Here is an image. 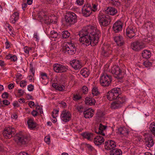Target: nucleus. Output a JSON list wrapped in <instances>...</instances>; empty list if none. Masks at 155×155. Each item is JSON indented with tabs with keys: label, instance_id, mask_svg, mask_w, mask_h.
Wrapping results in <instances>:
<instances>
[{
	"label": "nucleus",
	"instance_id": "c85d7f7f",
	"mask_svg": "<svg viewBox=\"0 0 155 155\" xmlns=\"http://www.w3.org/2000/svg\"><path fill=\"white\" fill-rule=\"evenodd\" d=\"M52 86L56 90L60 91H64L65 90V86L62 84L57 83H53L52 84Z\"/></svg>",
	"mask_w": 155,
	"mask_h": 155
},
{
	"label": "nucleus",
	"instance_id": "bb28decb",
	"mask_svg": "<svg viewBox=\"0 0 155 155\" xmlns=\"http://www.w3.org/2000/svg\"><path fill=\"white\" fill-rule=\"evenodd\" d=\"M105 11L106 13L112 15H114L118 12L117 9L113 7H107Z\"/></svg>",
	"mask_w": 155,
	"mask_h": 155
},
{
	"label": "nucleus",
	"instance_id": "7c9ffc66",
	"mask_svg": "<svg viewBox=\"0 0 155 155\" xmlns=\"http://www.w3.org/2000/svg\"><path fill=\"white\" fill-rule=\"evenodd\" d=\"M142 56L144 58L148 59L151 56V53L150 50H145L143 51Z\"/></svg>",
	"mask_w": 155,
	"mask_h": 155
},
{
	"label": "nucleus",
	"instance_id": "603ef678",
	"mask_svg": "<svg viewBox=\"0 0 155 155\" xmlns=\"http://www.w3.org/2000/svg\"><path fill=\"white\" fill-rule=\"evenodd\" d=\"M26 81H22L20 82V86L21 87H23L26 85Z\"/></svg>",
	"mask_w": 155,
	"mask_h": 155
},
{
	"label": "nucleus",
	"instance_id": "0e129e2a",
	"mask_svg": "<svg viewBox=\"0 0 155 155\" xmlns=\"http://www.w3.org/2000/svg\"><path fill=\"white\" fill-rule=\"evenodd\" d=\"M52 116L53 118L52 120V122L54 123L56 122L57 121V119L56 118V117L54 116V115H52Z\"/></svg>",
	"mask_w": 155,
	"mask_h": 155
},
{
	"label": "nucleus",
	"instance_id": "f03ea898",
	"mask_svg": "<svg viewBox=\"0 0 155 155\" xmlns=\"http://www.w3.org/2000/svg\"><path fill=\"white\" fill-rule=\"evenodd\" d=\"M30 140L29 137L22 132L17 134L14 137L15 141L19 145L26 144L28 143Z\"/></svg>",
	"mask_w": 155,
	"mask_h": 155
},
{
	"label": "nucleus",
	"instance_id": "423d86ee",
	"mask_svg": "<svg viewBox=\"0 0 155 155\" xmlns=\"http://www.w3.org/2000/svg\"><path fill=\"white\" fill-rule=\"evenodd\" d=\"M112 81L111 75L106 74H101L100 78L101 85L104 87H107L110 85Z\"/></svg>",
	"mask_w": 155,
	"mask_h": 155
},
{
	"label": "nucleus",
	"instance_id": "1a4fd4ad",
	"mask_svg": "<svg viewBox=\"0 0 155 155\" xmlns=\"http://www.w3.org/2000/svg\"><path fill=\"white\" fill-rule=\"evenodd\" d=\"M111 72L115 78L118 79H121L124 77V73L119 66L116 65L114 66L112 68Z\"/></svg>",
	"mask_w": 155,
	"mask_h": 155
},
{
	"label": "nucleus",
	"instance_id": "6e6552de",
	"mask_svg": "<svg viewBox=\"0 0 155 155\" xmlns=\"http://www.w3.org/2000/svg\"><path fill=\"white\" fill-rule=\"evenodd\" d=\"M125 101V97H119L111 104L110 107L112 109H114L120 108L123 106Z\"/></svg>",
	"mask_w": 155,
	"mask_h": 155
},
{
	"label": "nucleus",
	"instance_id": "2eb2a0df",
	"mask_svg": "<svg viewBox=\"0 0 155 155\" xmlns=\"http://www.w3.org/2000/svg\"><path fill=\"white\" fill-rule=\"evenodd\" d=\"M91 8V5L90 4H87L84 5L82 8V13L84 16L87 17L91 15L92 11Z\"/></svg>",
	"mask_w": 155,
	"mask_h": 155
},
{
	"label": "nucleus",
	"instance_id": "6e6d98bb",
	"mask_svg": "<svg viewBox=\"0 0 155 155\" xmlns=\"http://www.w3.org/2000/svg\"><path fill=\"white\" fill-rule=\"evenodd\" d=\"M87 147L88 149L91 151H92L94 150V148L90 144H87Z\"/></svg>",
	"mask_w": 155,
	"mask_h": 155
},
{
	"label": "nucleus",
	"instance_id": "37998d69",
	"mask_svg": "<svg viewBox=\"0 0 155 155\" xmlns=\"http://www.w3.org/2000/svg\"><path fill=\"white\" fill-rule=\"evenodd\" d=\"M41 78L44 80H45L47 79H49V77L48 76L47 74L45 73H41Z\"/></svg>",
	"mask_w": 155,
	"mask_h": 155
},
{
	"label": "nucleus",
	"instance_id": "c9c22d12",
	"mask_svg": "<svg viewBox=\"0 0 155 155\" xmlns=\"http://www.w3.org/2000/svg\"><path fill=\"white\" fill-rule=\"evenodd\" d=\"M61 34V37H60L63 39L68 38L70 36V34L68 31H63Z\"/></svg>",
	"mask_w": 155,
	"mask_h": 155
},
{
	"label": "nucleus",
	"instance_id": "864d4df0",
	"mask_svg": "<svg viewBox=\"0 0 155 155\" xmlns=\"http://www.w3.org/2000/svg\"><path fill=\"white\" fill-rule=\"evenodd\" d=\"M10 60L12 61L15 62L17 60V58L15 55H14L12 56V55Z\"/></svg>",
	"mask_w": 155,
	"mask_h": 155
},
{
	"label": "nucleus",
	"instance_id": "72a5a7b5",
	"mask_svg": "<svg viewBox=\"0 0 155 155\" xmlns=\"http://www.w3.org/2000/svg\"><path fill=\"white\" fill-rule=\"evenodd\" d=\"M110 155H122V152L119 149H114L110 151Z\"/></svg>",
	"mask_w": 155,
	"mask_h": 155
},
{
	"label": "nucleus",
	"instance_id": "5701e85b",
	"mask_svg": "<svg viewBox=\"0 0 155 155\" xmlns=\"http://www.w3.org/2000/svg\"><path fill=\"white\" fill-rule=\"evenodd\" d=\"M100 92L98 90V88L96 87H93L91 90V94H90L91 97H94L97 100L99 97Z\"/></svg>",
	"mask_w": 155,
	"mask_h": 155
},
{
	"label": "nucleus",
	"instance_id": "5fc2aeb1",
	"mask_svg": "<svg viewBox=\"0 0 155 155\" xmlns=\"http://www.w3.org/2000/svg\"><path fill=\"white\" fill-rule=\"evenodd\" d=\"M124 2L125 3V5L127 7L129 6L131 3V1H129L127 0H124Z\"/></svg>",
	"mask_w": 155,
	"mask_h": 155
},
{
	"label": "nucleus",
	"instance_id": "e433bc0d",
	"mask_svg": "<svg viewBox=\"0 0 155 155\" xmlns=\"http://www.w3.org/2000/svg\"><path fill=\"white\" fill-rule=\"evenodd\" d=\"M154 144V142L152 137H149L148 138L147 141L146 142V145L149 147H152Z\"/></svg>",
	"mask_w": 155,
	"mask_h": 155
},
{
	"label": "nucleus",
	"instance_id": "a878e982",
	"mask_svg": "<svg viewBox=\"0 0 155 155\" xmlns=\"http://www.w3.org/2000/svg\"><path fill=\"white\" fill-rule=\"evenodd\" d=\"M93 97H91V96L89 97H86L85 98V102L87 104L89 105L90 106L94 105L96 102V99L92 98Z\"/></svg>",
	"mask_w": 155,
	"mask_h": 155
},
{
	"label": "nucleus",
	"instance_id": "4be33fe9",
	"mask_svg": "<svg viewBox=\"0 0 155 155\" xmlns=\"http://www.w3.org/2000/svg\"><path fill=\"white\" fill-rule=\"evenodd\" d=\"M94 114V110L91 108H89L84 112V115L85 118H91Z\"/></svg>",
	"mask_w": 155,
	"mask_h": 155
},
{
	"label": "nucleus",
	"instance_id": "a19ab883",
	"mask_svg": "<svg viewBox=\"0 0 155 155\" xmlns=\"http://www.w3.org/2000/svg\"><path fill=\"white\" fill-rule=\"evenodd\" d=\"M88 88L86 86H84L82 87L81 91L84 94H86L88 92Z\"/></svg>",
	"mask_w": 155,
	"mask_h": 155
},
{
	"label": "nucleus",
	"instance_id": "dca6fc26",
	"mask_svg": "<svg viewBox=\"0 0 155 155\" xmlns=\"http://www.w3.org/2000/svg\"><path fill=\"white\" fill-rule=\"evenodd\" d=\"M123 25V24L122 21L117 20L113 24V30L115 32H119L122 30Z\"/></svg>",
	"mask_w": 155,
	"mask_h": 155
},
{
	"label": "nucleus",
	"instance_id": "e2e57ef3",
	"mask_svg": "<svg viewBox=\"0 0 155 155\" xmlns=\"http://www.w3.org/2000/svg\"><path fill=\"white\" fill-rule=\"evenodd\" d=\"M37 114L38 112L35 110H33L31 112L32 115L35 117L37 116Z\"/></svg>",
	"mask_w": 155,
	"mask_h": 155
},
{
	"label": "nucleus",
	"instance_id": "f3484780",
	"mask_svg": "<svg viewBox=\"0 0 155 155\" xmlns=\"http://www.w3.org/2000/svg\"><path fill=\"white\" fill-rule=\"evenodd\" d=\"M116 145V143L114 141L110 140L105 142L104 147L105 150H109L115 148Z\"/></svg>",
	"mask_w": 155,
	"mask_h": 155
},
{
	"label": "nucleus",
	"instance_id": "69168bd1",
	"mask_svg": "<svg viewBox=\"0 0 155 155\" xmlns=\"http://www.w3.org/2000/svg\"><path fill=\"white\" fill-rule=\"evenodd\" d=\"M14 87V85L13 84H10L8 86V87L9 89H12Z\"/></svg>",
	"mask_w": 155,
	"mask_h": 155
},
{
	"label": "nucleus",
	"instance_id": "7ed1b4c3",
	"mask_svg": "<svg viewBox=\"0 0 155 155\" xmlns=\"http://www.w3.org/2000/svg\"><path fill=\"white\" fill-rule=\"evenodd\" d=\"M121 89L120 87H114L107 92V98L110 101L117 100L120 97H124L120 95Z\"/></svg>",
	"mask_w": 155,
	"mask_h": 155
},
{
	"label": "nucleus",
	"instance_id": "f257e3e1",
	"mask_svg": "<svg viewBox=\"0 0 155 155\" xmlns=\"http://www.w3.org/2000/svg\"><path fill=\"white\" fill-rule=\"evenodd\" d=\"M79 41L84 46L96 45L101 36V31L94 26L88 25L84 27L78 34Z\"/></svg>",
	"mask_w": 155,
	"mask_h": 155
},
{
	"label": "nucleus",
	"instance_id": "49530a36",
	"mask_svg": "<svg viewBox=\"0 0 155 155\" xmlns=\"http://www.w3.org/2000/svg\"><path fill=\"white\" fill-rule=\"evenodd\" d=\"M84 108V107L82 105L77 106L76 107V109L78 110V111L80 112H83V110Z\"/></svg>",
	"mask_w": 155,
	"mask_h": 155
},
{
	"label": "nucleus",
	"instance_id": "9b49d317",
	"mask_svg": "<svg viewBox=\"0 0 155 155\" xmlns=\"http://www.w3.org/2000/svg\"><path fill=\"white\" fill-rule=\"evenodd\" d=\"M101 57L105 58L109 57L112 53V50L109 45H104L101 48Z\"/></svg>",
	"mask_w": 155,
	"mask_h": 155
},
{
	"label": "nucleus",
	"instance_id": "9d476101",
	"mask_svg": "<svg viewBox=\"0 0 155 155\" xmlns=\"http://www.w3.org/2000/svg\"><path fill=\"white\" fill-rule=\"evenodd\" d=\"M15 132L14 128L11 127H6L3 132V134L6 139H10L14 136Z\"/></svg>",
	"mask_w": 155,
	"mask_h": 155
},
{
	"label": "nucleus",
	"instance_id": "052dcab7",
	"mask_svg": "<svg viewBox=\"0 0 155 155\" xmlns=\"http://www.w3.org/2000/svg\"><path fill=\"white\" fill-rule=\"evenodd\" d=\"M3 104L5 105H8L10 104V102L7 100H5L3 101Z\"/></svg>",
	"mask_w": 155,
	"mask_h": 155
},
{
	"label": "nucleus",
	"instance_id": "2f4dec72",
	"mask_svg": "<svg viewBox=\"0 0 155 155\" xmlns=\"http://www.w3.org/2000/svg\"><path fill=\"white\" fill-rule=\"evenodd\" d=\"M27 124L29 128L31 130H33L36 127V123L31 119H30L28 120Z\"/></svg>",
	"mask_w": 155,
	"mask_h": 155
},
{
	"label": "nucleus",
	"instance_id": "aec40b11",
	"mask_svg": "<svg viewBox=\"0 0 155 155\" xmlns=\"http://www.w3.org/2000/svg\"><path fill=\"white\" fill-rule=\"evenodd\" d=\"M114 39L118 46H121L125 44V41L124 38L121 35H119L114 37Z\"/></svg>",
	"mask_w": 155,
	"mask_h": 155
},
{
	"label": "nucleus",
	"instance_id": "b1692460",
	"mask_svg": "<svg viewBox=\"0 0 155 155\" xmlns=\"http://www.w3.org/2000/svg\"><path fill=\"white\" fill-rule=\"evenodd\" d=\"M107 126L103 125L101 124H99V127L98 129H95V132L98 134L102 136H105V134L104 133V130L106 129Z\"/></svg>",
	"mask_w": 155,
	"mask_h": 155
},
{
	"label": "nucleus",
	"instance_id": "de8ad7c7",
	"mask_svg": "<svg viewBox=\"0 0 155 155\" xmlns=\"http://www.w3.org/2000/svg\"><path fill=\"white\" fill-rule=\"evenodd\" d=\"M24 51L27 54H28L29 53V51L30 50H31L32 48H31L28 47L27 46H25L24 48Z\"/></svg>",
	"mask_w": 155,
	"mask_h": 155
},
{
	"label": "nucleus",
	"instance_id": "4d7b16f0",
	"mask_svg": "<svg viewBox=\"0 0 155 155\" xmlns=\"http://www.w3.org/2000/svg\"><path fill=\"white\" fill-rule=\"evenodd\" d=\"M58 112L59 111L57 110H54L52 112V115H54V116L57 117Z\"/></svg>",
	"mask_w": 155,
	"mask_h": 155
},
{
	"label": "nucleus",
	"instance_id": "a211bd4d",
	"mask_svg": "<svg viewBox=\"0 0 155 155\" xmlns=\"http://www.w3.org/2000/svg\"><path fill=\"white\" fill-rule=\"evenodd\" d=\"M72 67L75 70L80 69L82 67L81 63L78 60H73L70 62Z\"/></svg>",
	"mask_w": 155,
	"mask_h": 155
},
{
	"label": "nucleus",
	"instance_id": "bf43d9fd",
	"mask_svg": "<svg viewBox=\"0 0 155 155\" xmlns=\"http://www.w3.org/2000/svg\"><path fill=\"white\" fill-rule=\"evenodd\" d=\"M13 105L15 107H18L19 106V105L18 104V102L17 101H14L13 103Z\"/></svg>",
	"mask_w": 155,
	"mask_h": 155
},
{
	"label": "nucleus",
	"instance_id": "20e7f679",
	"mask_svg": "<svg viewBox=\"0 0 155 155\" xmlns=\"http://www.w3.org/2000/svg\"><path fill=\"white\" fill-rule=\"evenodd\" d=\"M63 51L65 54L72 55L76 52V48L74 44L71 41H66L64 43Z\"/></svg>",
	"mask_w": 155,
	"mask_h": 155
},
{
	"label": "nucleus",
	"instance_id": "39448f33",
	"mask_svg": "<svg viewBox=\"0 0 155 155\" xmlns=\"http://www.w3.org/2000/svg\"><path fill=\"white\" fill-rule=\"evenodd\" d=\"M97 19L99 24L101 27L107 26L110 23L112 20L110 16L101 13L99 14Z\"/></svg>",
	"mask_w": 155,
	"mask_h": 155
},
{
	"label": "nucleus",
	"instance_id": "4c0bfd02",
	"mask_svg": "<svg viewBox=\"0 0 155 155\" xmlns=\"http://www.w3.org/2000/svg\"><path fill=\"white\" fill-rule=\"evenodd\" d=\"M82 97L78 93L74 94H73V100L75 101H77L81 100Z\"/></svg>",
	"mask_w": 155,
	"mask_h": 155
},
{
	"label": "nucleus",
	"instance_id": "3c124183",
	"mask_svg": "<svg viewBox=\"0 0 155 155\" xmlns=\"http://www.w3.org/2000/svg\"><path fill=\"white\" fill-rule=\"evenodd\" d=\"M8 94L7 92L3 93L2 95V97L3 98H7L8 97Z\"/></svg>",
	"mask_w": 155,
	"mask_h": 155
},
{
	"label": "nucleus",
	"instance_id": "412c9836",
	"mask_svg": "<svg viewBox=\"0 0 155 155\" xmlns=\"http://www.w3.org/2000/svg\"><path fill=\"white\" fill-rule=\"evenodd\" d=\"M94 139V143L95 145L97 146L101 145L102 143H104V141L103 137L100 135V134L96 136Z\"/></svg>",
	"mask_w": 155,
	"mask_h": 155
},
{
	"label": "nucleus",
	"instance_id": "f704fd0d",
	"mask_svg": "<svg viewBox=\"0 0 155 155\" xmlns=\"http://www.w3.org/2000/svg\"><path fill=\"white\" fill-rule=\"evenodd\" d=\"M80 73L84 77H87L90 74L89 70L87 68H84L81 70Z\"/></svg>",
	"mask_w": 155,
	"mask_h": 155
},
{
	"label": "nucleus",
	"instance_id": "09e8293b",
	"mask_svg": "<svg viewBox=\"0 0 155 155\" xmlns=\"http://www.w3.org/2000/svg\"><path fill=\"white\" fill-rule=\"evenodd\" d=\"M45 142L48 144L50 143V137L49 136H46L45 138Z\"/></svg>",
	"mask_w": 155,
	"mask_h": 155
},
{
	"label": "nucleus",
	"instance_id": "473e14b6",
	"mask_svg": "<svg viewBox=\"0 0 155 155\" xmlns=\"http://www.w3.org/2000/svg\"><path fill=\"white\" fill-rule=\"evenodd\" d=\"M50 36L53 38H56L59 39L60 37H61V34L60 32L58 33L57 32L54 31H51Z\"/></svg>",
	"mask_w": 155,
	"mask_h": 155
},
{
	"label": "nucleus",
	"instance_id": "774afa93",
	"mask_svg": "<svg viewBox=\"0 0 155 155\" xmlns=\"http://www.w3.org/2000/svg\"><path fill=\"white\" fill-rule=\"evenodd\" d=\"M17 155H29L27 153L25 152H21Z\"/></svg>",
	"mask_w": 155,
	"mask_h": 155
},
{
	"label": "nucleus",
	"instance_id": "8fccbe9b",
	"mask_svg": "<svg viewBox=\"0 0 155 155\" xmlns=\"http://www.w3.org/2000/svg\"><path fill=\"white\" fill-rule=\"evenodd\" d=\"M34 88V86L32 84H30L28 86V89L29 91H32Z\"/></svg>",
	"mask_w": 155,
	"mask_h": 155
},
{
	"label": "nucleus",
	"instance_id": "0eeeda50",
	"mask_svg": "<svg viewBox=\"0 0 155 155\" xmlns=\"http://www.w3.org/2000/svg\"><path fill=\"white\" fill-rule=\"evenodd\" d=\"M65 21L66 25L71 26L74 24L77 21V16L74 13L72 12H67L65 17Z\"/></svg>",
	"mask_w": 155,
	"mask_h": 155
},
{
	"label": "nucleus",
	"instance_id": "c756f323",
	"mask_svg": "<svg viewBox=\"0 0 155 155\" xmlns=\"http://www.w3.org/2000/svg\"><path fill=\"white\" fill-rule=\"evenodd\" d=\"M81 135L84 138L89 140L91 141L94 138L93 134L90 133H82Z\"/></svg>",
	"mask_w": 155,
	"mask_h": 155
},
{
	"label": "nucleus",
	"instance_id": "4468645a",
	"mask_svg": "<svg viewBox=\"0 0 155 155\" xmlns=\"http://www.w3.org/2000/svg\"><path fill=\"white\" fill-rule=\"evenodd\" d=\"M53 69L57 73H64L66 72L68 70V67L63 64H55L53 65Z\"/></svg>",
	"mask_w": 155,
	"mask_h": 155
},
{
	"label": "nucleus",
	"instance_id": "6ab92c4d",
	"mask_svg": "<svg viewBox=\"0 0 155 155\" xmlns=\"http://www.w3.org/2000/svg\"><path fill=\"white\" fill-rule=\"evenodd\" d=\"M136 29L134 27H130L126 29V33L127 36L130 38H132L135 35Z\"/></svg>",
	"mask_w": 155,
	"mask_h": 155
},
{
	"label": "nucleus",
	"instance_id": "ddd939ff",
	"mask_svg": "<svg viewBox=\"0 0 155 155\" xmlns=\"http://www.w3.org/2000/svg\"><path fill=\"white\" fill-rule=\"evenodd\" d=\"M60 117L63 121L67 122L71 120L72 115L70 111L64 110L61 112Z\"/></svg>",
	"mask_w": 155,
	"mask_h": 155
},
{
	"label": "nucleus",
	"instance_id": "a18cd8bd",
	"mask_svg": "<svg viewBox=\"0 0 155 155\" xmlns=\"http://www.w3.org/2000/svg\"><path fill=\"white\" fill-rule=\"evenodd\" d=\"M84 0H76L75 4L79 6H81L84 4Z\"/></svg>",
	"mask_w": 155,
	"mask_h": 155
},
{
	"label": "nucleus",
	"instance_id": "79ce46f5",
	"mask_svg": "<svg viewBox=\"0 0 155 155\" xmlns=\"http://www.w3.org/2000/svg\"><path fill=\"white\" fill-rule=\"evenodd\" d=\"M143 64L146 67H149L152 65V63L148 61H146L143 62Z\"/></svg>",
	"mask_w": 155,
	"mask_h": 155
},
{
	"label": "nucleus",
	"instance_id": "c03bdc74",
	"mask_svg": "<svg viewBox=\"0 0 155 155\" xmlns=\"http://www.w3.org/2000/svg\"><path fill=\"white\" fill-rule=\"evenodd\" d=\"M112 4L116 7H118L121 5L120 2L118 0H113Z\"/></svg>",
	"mask_w": 155,
	"mask_h": 155
},
{
	"label": "nucleus",
	"instance_id": "338daca9",
	"mask_svg": "<svg viewBox=\"0 0 155 155\" xmlns=\"http://www.w3.org/2000/svg\"><path fill=\"white\" fill-rule=\"evenodd\" d=\"M28 105L30 107H31L32 106H34L35 105L34 102L32 101H30L28 103Z\"/></svg>",
	"mask_w": 155,
	"mask_h": 155
},
{
	"label": "nucleus",
	"instance_id": "58836bf2",
	"mask_svg": "<svg viewBox=\"0 0 155 155\" xmlns=\"http://www.w3.org/2000/svg\"><path fill=\"white\" fill-rule=\"evenodd\" d=\"M149 129L152 134L155 136V123H151L150 125Z\"/></svg>",
	"mask_w": 155,
	"mask_h": 155
},
{
	"label": "nucleus",
	"instance_id": "ea45409f",
	"mask_svg": "<svg viewBox=\"0 0 155 155\" xmlns=\"http://www.w3.org/2000/svg\"><path fill=\"white\" fill-rule=\"evenodd\" d=\"M98 4L96 3L93 2L92 4V5H91V8L92 9V11L95 12L97 10Z\"/></svg>",
	"mask_w": 155,
	"mask_h": 155
},
{
	"label": "nucleus",
	"instance_id": "393cba45",
	"mask_svg": "<svg viewBox=\"0 0 155 155\" xmlns=\"http://www.w3.org/2000/svg\"><path fill=\"white\" fill-rule=\"evenodd\" d=\"M128 130L124 127H120L118 129V133L122 136L127 137L129 134Z\"/></svg>",
	"mask_w": 155,
	"mask_h": 155
},
{
	"label": "nucleus",
	"instance_id": "680f3d73",
	"mask_svg": "<svg viewBox=\"0 0 155 155\" xmlns=\"http://www.w3.org/2000/svg\"><path fill=\"white\" fill-rule=\"evenodd\" d=\"M5 45H6V49L10 47V45L9 42L7 39L6 41L5 42Z\"/></svg>",
	"mask_w": 155,
	"mask_h": 155
},
{
	"label": "nucleus",
	"instance_id": "13d9d810",
	"mask_svg": "<svg viewBox=\"0 0 155 155\" xmlns=\"http://www.w3.org/2000/svg\"><path fill=\"white\" fill-rule=\"evenodd\" d=\"M24 93V91L21 89H19L18 90V93L20 96H22L23 95Z\"/></svg>",
	"mask_w": 155,
	"mask_h": 155
},
{
	"label": "nucleus",
	"instance_id": "f8f14e48",
	"mask_svg": "<svg viewBox=\"0 0 155 155\" xmlns=\"http://www.w3.org/2000/svg\"><path fill=\"white\" fill-rule=\"evenodd\" d=\"M131 48L134 51H138L145 47L143 42L140 40L135 41L131 44Z\"/></svg>",
	"mask_w": 155,
	"mask_h": 155
},
{
	"label": "nucleus",
	"instance_id": "cd10ccee",
	"mask_svg": "<svg viewBox=\"0 0 155 155\" xmlns=\"http://www.w3.org/2000/svg\"><path fill=\"white\" fill-rule=\"evenodd\" d=\"M19 13L17 12H15L11 16L10 20L11 22L14 24L19 18Z\"/></svg>",
	"mask_w": 155,
	"mask_h": 155
}]
</instances>
